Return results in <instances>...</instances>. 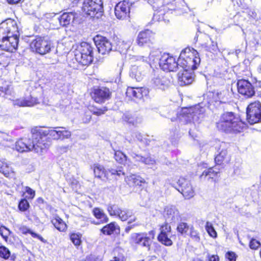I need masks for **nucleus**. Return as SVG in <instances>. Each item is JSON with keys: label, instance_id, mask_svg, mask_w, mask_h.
Listing matches in <instances>:
<instances>
[{"label": "nucleus", "instance_id": "79ce46f5", "mask_svg": "<svg viewBox=\"0 0 261 261\" xmlns=\"http://www.w3.org/2000/svg\"><path fill=\"white\" fill-rule=\"evenodd\" d=\"M93 214L95 217L97 219H99L102 223H106L109 221L107 216L105 214L103 210L99 208H94L93 210Z\"/></svg>", "mask_w": 261, "mask_h": 261}, {"label": "nucleus", "instance_id": "a878e982", "mask_svg": "<svg viewBox=\"0 0 261 261\" xmlns=\"http://www.w3.org/2000/svg\"><path fill=\"white\" fill-rule=\"evenodd\" d=\"M154 33L149 30L140 32L137 37V42L141 46L151 42L153 39Z\"/></svg>", "mask_w": 261, "mask_h": 261}, {"label": "nucleus", "instance_id": "dca6fc26", "mask_svg": "<svg viewBox=\"0 0 261 261\" xmlns=\"http://www.w3.org/2000/svg\"><path fill=\"white\" fill-rule=\"evenodd\" d=\"M94 41L98 51L102 55H107L112 50L111 42L106 37L96 36L94 38Z\"/></svg>", "mask_w": 261, "mask_h": 261}, {"label": "nucleus", "instance_id": "aec40b11", "mask_svg": "<svg viewBox=\"0 0 261 261\" xmlns=\"http://www.w3.org/2000/svg\"><path fill=\"white\" fill-rule=\"evenodd\" d=\"M179 189H178L186 199H190L194 195V191L190 180L184 177H180L177 181Z\"/></svg>", "mask_w": 261, "mask_h": 261}, {"label": "nucleus", "instance_id": "a18cd8bd", "mask_svg": "<svg viewBox=\"0 0 261 261\" xmlns=\"http://www.w3.org/2000/svg\"><path fill=\"white\" fill-rule=\"evenodd\" d=\"M162 55V54H161V53L159 50H156L151 51L148 57L150 63H158L159 64Z\"/></svg>", "mask_w": 261, "mask_h": 261}, {"label": "nucleus", "instance_id": "13d9d810", "mask_svg": "<svg viewBox=\"0 0 261 261\" xmlns=\"http://www.w3.org/2000/svg\"><path fill=\"white\" fill-rule=\"evenodd\" d=\"M260 246V243L259 241L252 238L249 243V247L251 249L256 250Z\"/></svg>", "mask_w": 261, "mask_h": 261}, {"label": "nucleus", "instance_id": "bb28decb", "mask_svg": "<svg viewBox=\"0 0 261 261\" xmlns=\"http://www.w3.org/2000/svg\"><path fill=\"white\" fill-rule=\"evenodd\" d=\"M201 36L205 41L201 43L202 49L210 52H216L218 50L217 43L213 41L208 35L202 34Z\"/></svg>", "mask_w": 261, "mask_h": 261}, {"label": "nucleus", "instance_id": "4d7b16f0", "mask_svg": "<svg viewBox=\"0 0 261 261\" xmlns=\"http://www.w3.org/2000/svg\"><path fill=\"white\" fill-rule=\"evenodd\" d=\"M29 207V203L26 199H22L19 203L18 208L21 211H25Z\"/></svg>", "mask_w": 261, "mask_h": 261}, {"label": "nucleus", "instance_id": "4be33fe9", "mask_svg": "<svg viewBox=\"0 0 261 261\" xmlns=\"http://www.w3.org/2000/svg\"><path fill=\"white\" fill-rule=\"evenodd\" d=\"M163 216L167 222L175 223L180 219L178 209L174 205H167L164 208Z\"/></svg>", "mask_w": 261, "mask_h": 261}, {"label": "nucleus", "instance_id": "4468645a", "mask_svg": "<svg viewBox=\"0 0 261 261\" xmlns=\"http://www.w3.org/2000/svg\"><path fill=\"white\" fill-rule=\"evenodd\" d=\"M238 92L246 98L252 97L255 94L254 86L248 80L241 79L238 81Z\"/></svg>", "mask_w": 261, "mask_h": 261}, {"label": "nucleus", "instance_id": "09e8293b", "mask_svg": "<svg viewBox=\"0 0 261 261\" xmlns=\"http://www.w3.org/2000/svg\"><path fill=\"white\" fill-rule=\"evenodd\" d=\"M188 234H189L190 238L193 241L196 243H199L200 242V237L199 233L194 228V226L191 227V230H190V232Z\"/></svg>", "mask_w": 261, "mask_h": 261}, {"label": "nucleus", "instance_id": "f3484780", "mask_svg": "<svg viewBox=\"0 0 261 261\" xmlns=\"http://www.w3.org/2000/svg\"><path fill=\"white\" fill-rule=\"evenodd\" d=\"M107 210L110 216H117L123 221L127 220L133 215L132 211L125 208L121 209L116 204L108 205Z\"/></svg>", "mask_w": 261, "mask_h": 261}, {"label": "nucleus", "instance_id": "7ed1b4c3", "mask_svg": "<svg viewBox=\"0 0 261 261\" xmlns=\"http://www.w3.org/2000/svg\"><path fill=\"white\" fill-rule=\"evenodd\" d=\"M204 108L200 105L190 108H182L179 113H175L177 118L181 122L199 123L204 117Z\"/></svg>", "mask_w": 261, "mask_h": 261}, {"label": "nucleus", "instance_id": "58836bf2", "mask_svg": "<svg viewBox=\"0 0 261 261\" xmlns=\"http://www.w3.org/2000/svg\"><path fill=\"white\" fill-rule=\"evenodd\" d=\"M39 133H42L47 137V135H49L50 137H51L54 140H59V130L58 127H54V129H48L45 128L44 129L41 127V132Z\"/></svg>", "mask_w": 261, "mask_h": 261}, {"label": "nucleus", "instance_id": "338daca9", "mask_svg": "<svg viewBox=\"0 0 261 261\" xmlns=\"http://www.w3.org/2000/svg\"><path fill=\"white\" fill-rule=\"evenodd\" d=\"M19 230L23 234L29 233L31 232V230L25 226H20L19 227Z\"/></svg>", "mask_w": 261, "mask_h": 261}, {"label": "nucleus", "instance_id": "8fccbe9b", "mask_svg": "<svg viewBox=\"0 0 261 261\" xmlns=\"http://www.w3.org/2000/svg\"><path fill=\"white\" fill-rule=\"evenodd\" d=\"M205 229L208 234L212 238H216L217 236V233L214 229L213 224L209 222H207L205 224Z\"/></svg>", "mask_w": 261, "mask_h": 261}, {"label": "nucleus", "instance_id": "ddd939ff", "mask_svg": "<svg viewBox=\"0 0 261 261\" xmlns=\"http://www.w3.org/2000/svg\"><path fill=\"white\" fill-rule=\"evenodd\" d=\"M160 67L165 71H175L178 68L177 61L169 54L163 53L159 62Z\"/></svg>", "mask_w": 261, "mask_h": 261}, {"label": "nucleus", "instance_id": "3c124183", "mask_svg": "<svg viewBox=\"0 0 261 261\" xmlns=\"http://www.w3.org/2000/svg\"><path fill=\"white\" fill-rule=\"evenodd\" d=\"M114 158L115 160L120 164H123L126 161V156L120 151L115 152Z\"/></svg>", "mask_w": 261, "mask_h": 261}, {"label": "nucleus", "instance_id": "f03ea898", "mask_svg": "<svg viewBox=\"0 0 261 261\" xmlns=\"http://www.w3.org/2000/svg\"><path fill=\"white\" fill-rule=\"evenodd\" d=\"M245 126V124L232 112L224 113L217 123L218 129L226 133H240Z\"/></svg>", "mask_w": 261, "mask_h": 261}, {"label": "nucleus", "instance_id": "c85d7f7f", "mask_svg": "<svg viewBox=\"0 0 261 261\" xmlns=\"http://www.w3.org/2000/svg\"><path fill=\"white\" fill-rule=\"evenodd\" d=\"M147 91L143 88L128 87L126 91L127 97L133 98H141L144 95H146Z\"/></svg>", "mask_w": 261, "mask_h": 261}, {"label": "nucleus", "instance_id": "20e7f679", "mask_svg": "<svg viewBox=\"0 0 261 261\" xmlns=\"http://www.w3.org/2000/svg\"><path fill=\"white\" fill-rule=\"evenodd\" d=\"M200 62V59L197 51L190 48L182 50L177 60L178 67H181L184 70H194Z\"/></svg>", "mask_w": 261, "mask_h": 261}, {"label": "nucleus", "instance_id": "bf43d9fd", "mask_svg": "<svg viewBox=\"0 0 261 261\" xmlns=\"http://www.w3.org/2000/svg\"><path fill=\"white\" fill-rule=\"evenodd\" d=\"M125 120L128 123L132 124L133 125H137V123L141 122V119L140 118L134 120V118L129 115L125 116Z\"/></svg>", "mask_w": 261, "mask_h": 261}, {"label": "nucleus", "instance_id": "412c9836", "mask_svg": "<svg viewBox=\"0 0 261 261\" xmlns=\"http://www.w3.org/2000/svg\"><path fill=\"white\" fill-rule=\"evenodd\" d=\"M111 96V92L109 88L101 87L94 89L91 96L97 103H102L109 100Z\"/></svg>", "mask_w": 261, "mask_h": 261}, {"label": "nucleus", "instance_id": "5fc2aeb1", "mask_svg": "<svg viewBox=\"0 0 261 261\" xmlns=\"http://www.w3.org/2000/svg\"><path fill=\"white\" fill-rule=\"evenodd\" d=\"M10 230L3 225L0 226V234L7 241L8 236L10 234Z\"/></svg>", "mask_w": 261, "mask_h": 261}, {"label": "nucleus", "instance_id": "39448f33", "mask_svg": "<svg viewBox=\"0 0 261 261\" xmlns=\"http://www.w3.org/2000/svg\"><path fill=\"white\" fill-rule=\"evenodd\" d=\"M74 58L81 65H88L93 61V47L88 43L82 42L74 52Z\"/></svg>", "mask_w": 261, "mask_h": 261}, {"label": "nucleus", "instance_id": "2eb2a0df", "mask_svg": "<svg viewBox=\"0 0 261 261\" xmlns=\"http://www.w3.org/2000/svg\"><path fill=\"white\" fill-rule=\"evenodd\" d=\"M228 145V144L224 142L219 141L217 143L215 148L218 153L215 159L216 164L221 165L224 162H227L229 161V158L227 154V151Z\"/></svg>", "mask_w": 261, "mask_h": 261}, {"label": "nucleus", "instance_id": "ea45409f", "mask_svg": "<svg viewBox=\"0 0 261 261\" xmlns=\"http://www.w3.org/2000/svg\"><path fill=\"white\" fill-rule=\"evenodd\" d=\"M51 223L55 228L60 231H64L67 229L66 223L58 216H56L51 220Z\"/></svg>", "mask_w": 261, "mask_h": 261}, {"label": "nucleus", "instance_id": "f704fd0d", "mask_svg": "<svg viewBox=\"0 0 261 261\" xmlns=\"http://www.w3.org/2000/svg\"><path fill=\"white\" fill-rule=\"evenodd\" d=\"M125 180L130 186H140L142 184L145 182V180L143 178L135 174L127 176Z\"/></svg>", "mask_w": 261, "mask_h": 261}, {"label": "nucleus", "instance_id": "c03bdc74", "mask_svg": "<svg viewBox=\"0 0 261 261\" xmlns=\"http://www.w3.org/2000/svg\"><path fill=\"white\" fill-rule=\"evenodd\" d=\"M192 225H189L185 222H180L177 226V231L182 236L188 234V231L191 230V227H193Z\"/></svg>", "mask_w": 261, "mask_h": 261}, {"label": "nucleus", "instance_id": "2f4dec72", "mask_svg": "<svg viewBox=\"0 0 261 261\" xmlns=\"http://www.w3.org/2000/svg\"><path fill=\"white\" fill-rule=\"evenodd\" d=\"M132 137L134 138H135L142 145H144L145 146L153 145L155 142V140L153 139L149 138L148 136H144L139 132H135L133 133Z\"/></svg>", "mask_w": 261, "mask_h": 261}, {"label": "nucleus", "instance_id": "f257e3e1", "mask_svg": "<svg viewBox=\"0 0 261 261\" xmlns=\"http://www.w3.org/2000/svg\"><path fill=\"white\" fill-rule=\"evenodd\" d=\"M154 3L151 5L153 9L156 11L153 16V20L155 21H161L165 20L164 12L168 11H173L176 15H180L184 13H187L189 8L186 5L183 0H176L174 3H168L167 1V5H165L166 3L165 0H154Z\"/></svg>", "mask_w": 261, "mask_h": 261}, {"label": "nucleus", "instance_id": "774afa93", "mask_svg": "<svg viewBox=\"0 0 261 261\" xmlns=\"http://www.w3.org/2000/svg\"><path fill=\"white\" fill-rule=\"evenodd\" d=\"M155 231L154 230H151L147 233V238L149 239V241H151L154 239Z\"/></svg>", "mask_w": 261, "mask_h": 261}, {"label": "nucleus", "instance_id": "423d86ee", "mask_svg": "<svg viewBox=\"0 0 261 261\" xmlns=\"http://www.w3.org/2000/svg\"><path fill=\"white\" fill-rule=\"evenodd\" d=\"M41 127H35L32 129L31 146L32 150L38 153H41L47 149L50 145L49 141L45 135L39 133Z\"/></svg>", "mask_w": 261, "mask_h": 261}, {"label": "nucleus", "instance_id": "a211bd4d", "mask_svg": "<svg viewBox=\"0 0 261 261\" xmlns=\"http://www.w3.org/2000/svg\"><path fill=\"white\" fill-rule=\"evenodd\" d=\"M166 221L160 226V233L158 236V240L165 246H170L173 243L170 239L171 227Z\"/></svg>", "mask_w": 261, "mask_h": 261}, {"label": "nucleus", "instance_id": "9d476101", "mask_svg": "<svg viewBox=\"0 0 261 261\" xmlns=\"http://www.w3.org/2000/svg\"><path fill=\"white\" fill-rule=\"evenodd\" d=\"M247 120L250 124L261 122V104L259 102L250 103L246 110Z\"/></svg>", "mask_w": 261, "mask_h": 261}, {"label": "nucleus", "instance_id": "c9c22d12", "mask_svg": "<svg viewBox=\"0 0 261 261\" xmlns=\"http://www.w3.org/2000/svg\"><path fill=\"white\" fill-rule=\"evenodd\" d=\"M75 17L73 13H64L58 18L60 24L62 26H66L73 21Z\"/></svg>", "mask_w": 261, "mask_h": 261}, {"label": "nucleus", "instance_id": "603ef678", "mask_svg": "<svg viewBox=\"0 0 261 261\" xmlns=\"http://www.w3.org/2000/svg\"><path fill=\"white\" fill-rule=\"evenodd\" d=\"M11 255L10 250L4 246H0V257L5 259H8Z\"/></svg>", "mask_w": 261, "mask_h": 261}, {"label": "nucleus", "instance_id": "e2e57ef3", "mask_svg": "<svg viewBox=\"0 0 261 261\" xmlns=\"http://www.w3.org/2000/svg\"><path fill=\"white\" fill-rule=\"evenodd\" d=\"M226 258L229 261H236V255L233 252H228L225 255Z\"/></svg>", "mask_w": 261, "mask_h": 261}, {"label": "nucleus", "instance_id": "0e129e2a", "mask_svg": "<svg viewBox=\"0 0 261 261\" xmlns=\"http://www.w3.org/2000/svg\"><path fill=\"white\" fill-rule=\"evenodd\" d=\"M25 192L29 195V198L33 199L35 195V192L29 187H25Z\"/></svg>", "mask_w": 261, "mask_h": 261}, {"label": "nucleus", "instance_id": "5701e85b", "mask_svg": "<svg viewBox=\"0 0 261 261\" xmlns=\"http://www.w3.org/2000/svg\"><path fill=\"white\" fill-rule=\"evenodd\" d=\"M194 70H184L178 73V82L181 86L188 85L193 82L194 79Z\"/></svg>", "mask_w": 261, "mask_h": 261}, {"label": "nucleus", "instance_id": "c756f323", "mask_svg": "<svg viewBox=\"0 0 261 261\" xmlns=\"http://www.w3.org/2000/svg\"><path fill=\"white\" fill-rule=\"evenodd\" d=\"M145 73V69L141 65H133L130 71V76L135 79L137 81H140L143 79Z\"/></svg>", "mask_w": 261, "mask_h": 261}, {"label": "nucleus", "instance_id": "7c9ffc66", "mask_svg": "<svg viewBox=\"0 0 261 261\" xmlns=\"http://www.w3.org/2000/svg\"><path fill=\"white\" fill-rule=\"evenodd\" d=\"M151 86L155 89L164 90L167 87V81L162 75H154L150 82Z\"/></svg>", "mask_w": 261, "mask_h": 261}, {"label": "nucleus", "instance_id": "6e6d98bb", "mask_svg": "<svg viewBox=\"0 0 261 261\" xmlns=\"http://www.w3.org/2000/svg\"><path fill=\"white\" fill-rule=\"evenodd\" d=\"M89 109L93 114L97 116L104 114L108 110L106 107H103L102 109H95L90 107Z\"/></svg>", "mask_w": 261, "mask_h": 261}, {"label": "nucleus", "instance_id": "e433bc0d", "mask_svg": "<svg viewBox=\"0 0 261 261\" xmlns=\"http://www.w3.org/2000/svg\"><path fill=\"white\" fill-rule=\"evenodd\" d=\"M93 171L95 177L102 178L105 177L108 178V172L106 171L102 165L99 164H94L93 166Z\"/></svg>", "mask_w": 261, "mask_h": 261}, {"label": "nucleus", "instance_id": "6e6552de", "mask_svg": "<svg viewBox=\"0 0 261 261\" xmlns=\"http://www.w3.org/2000/svg\"><path fill=\"white\" fill-rule=\"evenodd\" d=\"M31 49L37 54L44 55L54 48L52 41L47 37H36L30 43Z\"/></svg>", "mask_w": 261, "mask_h": 261}, {"label": "nucleus", "instance_id": "680f3d73", "mask_svg": "<svg viewBox=\"0 0 261 261\" xmlns=\"http://www.w3.org/2000/svg\"><path fill=\"white\" fill-rule=\"evenodd\" d=\"M108 172V174L109 173H111V175H117L120 176L121 174L122 175L124 174V172H123L122 171V170H120V169H112V168L111 169H109Z\"/></svg>", "mask_w": 261, "mask_h": 261}, {"label": "nucleus", "instance_id": "052dcab7", "mask_svg": "<svg viewBox=\"0 0 261 261\" xmlns=\"http://www.w3.org/2000/svg\"><path fill=\"white\" fill-rule=\"evenodd\" d=\"M68 182L73 190H77L80 187V184L76 179L74 178L70 179Z\"/></svg>", "mask_w": 261, "mask_h": 261}, {"label": "nucleus", "instance_id": "1a4fd4ad", "mask_svg": "<svg viewBox=\"0 0 261 261\" xmlns=\"http://www.w3.org/2000/svg\"><path fill=\"white\" fill-rule=\"evenodd\" d=\"M82 10L87 15L98 18L103 12L102 0H84Z\"/></svg>", "mask_w": 261, "mask_h": 261}, {"label": "nucleus", "instance_id": "864d4df0", "mask_svg": "<svg viewBox=\"0 0 261 261\" xmlns=\"http://www.w3.org/2000/svg\"><path fill=\"white\" fill-rule=\"evenodd\" d=\"M81 235L80 233H72L70 235V240L75 246H79L81 243Z\"/></svg>", "mask_w": 261, "mask_h": 261}, {"label": "nucleus", "instance_id": "49530a36", "mask_svg": "<svg viewBox=\"0 0 261 261\" xmlns=\"http://www.w3.org/2000/svg\"><path fill=\"white\" fill-rule=\"evenodd\" d=\"M248 39L249 44L252 46H255L256 45L259 44L260 37L259 35L253 33L249 35Z\"/></svg>", "mask_w": 261, "mask_h": 261}, {"label": "nucleus", "instance_id": "de8ad7c7", "mask_svg": "<svg viewBox=\"0 0 261 261\" xmlns=\"http://www.w3.org/2000/svg\"><path fill=\"white\" fill-rule=\"evenodd\" d=\"M59 135L60 140H64L65 139H69L71 136V132L66 129L64 127H58Z\"/></svg>", "mask_w": 261, "mask_h": 261}, {"label": "nucleus", "instance_id": "473e14b6", "mask_svg": "<svg viewBox=\"0 0 261 261\" xmlns=\"http://www.w3.org/2000/svg\"><path fill=\"white\" fill-rule=\"evenodd\" d=\"M219 172L216 170L215 168H210L205 170L202 174L200 175L201 179L207 180L208 181H213L215 180V178L217 176Z\"/></svg>", "mask_w": 261, "mask_h": 261}, {"label": "nucleus", "instance_id": "4c0bfd02", "mask_svg": "<svg viewBox=\"0 0 261 261\" xmlns=\"http://www.w3.org/2000/svg\"><path fill=\"white\" fill-rule=\"evenodd\" d=\"M0 172L7 177L13 175L12 168L8 165L5 160H0Z\"/></svg>", "mask_w": 261, "mask_h": 261}, {"label": "nucleus", "instance_id": "a19ab883", "mask_svg": "<svg viewBox=\"0 0 261 261\" xmlns=\"http://www.w3.org/2000/svg\"><path fill=\"white\" fill-rule=\"evenodd\" d=\"M131 155L136 161L142 162L146 165H151L155 163V160L150 156L144 157L135 153H133Z\"/></svg>", "mask_w": 261, "mask_h": 261}, {"label": "nucleus", "instance_id": "cd10ccee", "mask_svg": "<svg viewBox=\"0 0 261 261\" xmlns=\"http://www.w3.org/2000/svg\"><path fill=\"white\" fill-rule=\"evenodd\" d=\"M15 148L19 152L32 151L31 140L27 138L21 139L15 143Z\"/></svg>", "mask_w": 261, "mask_h": 261}, {"label": "nucleus", "instance_id": "0eeeda50", "mask_svg": "<svg viewBox=\"0 0 261 261\" xmlns=\"http://www.w3.org/2000/svg\"><path fill=\"white\" fill-rule=\"evenodd\" d=\"M232 93L228 89H223L214 92H208L206 94V100L211 105L217 107L221 103L228 102L231 98Z\"/></svg>", "mask_w": 261, "mask_h": 261}, {"label": "nucleus", "instance_id": "f8f14e48", "mask_svg": "<svg viewBox=\"0 0 261 261\" xmlns=\"http://www.w3.org/2000/svg\"><path fill=\"white\" fill-rule=\"evenodd\" d=\"M19 37L0 35V47L3 50L13 52L17 47Z\"/></svg>", "mask_w": 261, "mask_h": 261}, {"label": "nucleus", "instance_id": "37998d69", "mask_svg": "<svg viewBox=\"0 0 261 261\" xmlns=\"http://www.w3.org/2000/svg\"><path fill=\"white\" fill-rule=\"evenodd\" d=\"M133 42V40L119 41L117 44V48L121 54H125L130 48Z\"/></svg>", "mask_w": 261, "mask_h": 261}, {"label": "nucleus", "instance_id": "b1692460", "mask_svg": "<svg viewBox=\"0 0 261 261\" xmlns=\"http://www.w3.org/2000/svg\"><path fill=\"white\" fill-rule=\"evenodd\" d=\"M37 98L33 96L30 94L28 95H25L22 98L17 99L13 101V105L19 107H33L38 103Z\"/></svg>", "mask_w": 261, "mask_h": 261}, {"label": "nucleus", "instance_id": "6ab92c4d", "mask_svg": "<svg viewBox=\"0 0 261 261\" xmlns=\"http://www.w3.org/2000/svg\"><path fill=\"white\" fill-rule=\"evenodd\" d=\"M132 3L127 0L119 2L115 7V14L119 19L123 20L126 18L129 14L130 7Z\"/></svg>", "mask_w": 261, "mask_h": 261}, {"label": "nucleus", "instance_id": "393cba45", "mask_svg": "<svg viewBox=\"0 0 261 261\" xmlns=\"http://www.w3.org/2000/svg\"><path fill=\"white\" fill-rule=\"evenodd\" d=\"M131 237L135 243L150 249L151 241L147 238V233H133Z\"/></svg>", "mask_w": 261, "mask_h": 261}, {"label": "nucleus", "instance_id": "9b49d317", "mask_svg": "<svg viewBox=\"0 0 261 261\" xmlns=\"http://www.w3.org/2000/svg\"><path fill=\"white\" fill-rule=\"evenodd\" d=\"M0 35L19 37V31L15 20L8 18L0 24Z\"/></svg>", "mask_w": 261, "mask_h": 261}, {"label": "nucleus", "instance_id": "72a5a7b5", "mask_svg": "<svg viewBox=\"0 0 261 261\" xmlns=\"http://www.w3.org/2000/svg\"><path fill=\"white\" fill-rule=\"evenodd\" d=\"M117 230L119 232L120 227L116 222H113L103 226L100 229V231L105 235L110 236L113 234Z\"/></svg>", "mask_w": 261, "mask_h": 261}, {"label": "nucleus", "instance_id": "69168bd1", "mask_svg": "<svg viewBox=\"0 0 261 261\" xmlns=\"http://www.w3.org/2000/svg\"><path fill=\"white\" fill-rule=\"evenodd\" d=\"M171 137H172L173 138V139H176L177 138L180 137L181 134L179 132L178 129L177 128H175V130L173 132H171Z\"/></svg>", "mask_w": 261, "mask_h": 261}]
</instances>
